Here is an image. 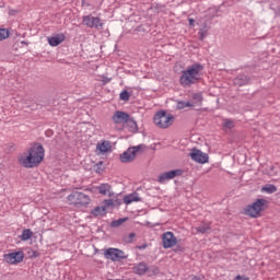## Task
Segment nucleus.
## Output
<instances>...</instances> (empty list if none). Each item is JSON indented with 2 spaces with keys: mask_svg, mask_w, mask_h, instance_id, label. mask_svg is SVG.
<instances>
[{
  "mask_svg": "<svg viewBox=\"0 0 280 280\" xmlns=\"http://www.w3.org/2000/svg\"><path fill=\"white\" fill-rule=\"evenodd\" d=\"M44 159L45 148H43L40 144H35L28 150V153H23L19 156V163L23 167L31 168L40 165Z\"/></svg>",
  "mask_w": 280,
  "mask_h": 280,
  "instance_id": "1",
  "label": "nucleus"
},
{
  "mask_svg": "<svg viewBox=\"0 0 280 280\" xmlns=\"http://www.w3.org/2000/svg\"><path fill=\"white\" fill-rule=\"evenodd\" d=\"M202 71H205L203 65L194 63L188 66L187 69L182 71L179 84L184 86V89L198 84L200 80H202Z\"/></svg>",
  "mask_w": 280,
  "mask_h": 280,
  "instance_id": "2",
  "label": "nucleus"
},
{
  "mask_svg": "<svg viewBox=\"0 0 280 280\" xmlns=\"http://www.w3.org/2000/svg\"><path fill=\"white\" fill-rule=\"evenodd\" d=\"M153 122L158 128H170L174 124V115L167 114L165 110H160L154 115Z\"/></svg>",
  "mask_w": 280,
  "mask_h": 280,
  "instance_id": "3",
  "label": "nucleus"
},
{
  "mask_svg": "<svg viewBox=\"0 0 280 280\" xmlns=\"http://www.w3.org/2000/svg\"><path fill=\"white\" fill-rule=\"evenodd\" d=\"M68 202L74 207H86L91 202V197L84 192L74 191L68 196Z\"/></svg>",
  "mask_w": 280,
  "mask_h": 280,
  "instance_id": "4",
  "label": "nucleus"
},
{
  "mask_svg": "<svg viewBox=\"0 0 280 280\" xmlns=\"http://www.w3.org/2000/svg\"><path fill=\"white\" fill-rule=\"evenodd\" d=\"M266 207V199H257L253 205L245 208V214L250 218H259Z\"/></svg>",
  "mask_w": 280,
  "mask_h": 280,
  "instance_id": "5",
  "label": "nucleus"
},
{
  "mask_svg": "<svg viewBox=\"0 0 280 280\" xmlns=\"http://www.w3.org/2000/svg\"><path fill=\"white\" fill-rule=\"evenodd\" d=\"M141 150H143V144L129 148L120 155L121 163H131L133 159H137V154H139Z\"/></svg>",
  "mask_w": 280,
  "mask_h": 280,
  "instance_id": "6",
  "label": "nucleus"
},
{
  "mask_svg": "<svg viewBox=\"0 0 280 280\" xmlns=\"http://www.w3.org/2000/svg\"><path fill=\"white\" fill-rule=\"evenodd\" d=\"M104 257L105 259H110L112 261H119L121 259H126V253H124L121 249L110 247L104 252Z\"/></svg>",
  "mask_w": 280,
  "mask_h": 280,
  "instance_id": "7",
  "label": "nucleus"
},
{
  "mask_svg": "<svg viewBox=\"0 0 280 280\" xmlns=\"http://www.w3.org/2000/svg\"><path fill=\"white\" fill-rule=\"evenodd\" d=\"M178 244V238L174 236L172 232H165L162 235V246L163 248H174Z\"/></svg>",
  "mask_w": 280,
  "mask_h": 280,
  "instance_id": "8",
  "label": "nucleus"
},
{
  "mask_svg": "<svg viewBox=\"0 0 280 280\" xmlns=\"http://www.w3.org/2000/svg\"><path fill=\"white\" fill-rule=\"evenodd\" d=\"M83 23L86 25V27L100 30L101 27H104V23H102V19L95 18L92 15H85L83 16Z\"/></svg>",
  "mask_w": 280,
  "mask_h": 280,
  "instance_id": "9",
  "label": "nucleus"
},
{
  "mask_svg": "<svg viewBox=\"0 0 280 280\" xmlns=\"http://www.w3.org/2000/svg\"><path fill=\"white\" fill-rule=\"evenodd\" d=\"M189 156L196 163H209V154L201 152L198 149H192L191 152L189 153Z\"/></svg>",
  "mask_w": 280,
  "mask_h": 280,
  "instance_id": "10",
  "label": "nucleus"
},
{
  "mask_svg": "<svg viewBox=\"0 0 280 280\" xmlns=\"http://www.w3.org/2000/svg\"><path fill=\"white\" fill-rule=\"evenodd\" d=\"M24 257H25V254H23V252H13L4 255V259L8 264H21Z\"/></svg>",
  "mask_w": 280,
  "mask_h": 280,
  "instance_id": "11",
  "label": "nucleus"
},
{
  "mask_svg": "<svg viewBox=\"0 0 280 280\" xmlns=\"http://www.w3.org/2000/svg\"><path fill=\"white\" fill-rule=\"evenodd\" d=\"M180 174H183V171L180 170H174L163 173L159 176V183H167V180H172L173 178H176V176H180Z\"/></svg>",
  "mask_w": 280,
  "mask_h": 280,
  "instance_id": "12",
  "label": "nucleus"
},
{
  "mask_svg": "<svg viewBox=\"0 0 280 280\" xmlns=\"http://www.w3.org/2000/svg\"><path fill=\"white\" fill-rule=\"evenodd\" d=\"M130 119V115L125 112H116L113 116L114 124H128V120Z\"/></svg>",
  "mask_w": 280,
  "mask_h": 280,
  "instance_id": "13",
  "label": "nucleus"
},
{
  "mask_svg": "<svg viewBox=\"0 0 280 280\" xmlns=\"http://www.w3.org/2000/svg\"><path fill=\"white\" fill-rule=\"evenodd\" d=\"M65 38H66L65 34L59 33L48 37L47 40L50 47H58V45H61V43H65Z\"/></svg>",
  "mask_w": 280,
  "mask_h": 280,
  "instance_id": "14",
  "label": "nucleus"
},
{
  "mask_svg": "<svg viewBox=\"0 0 280 280\" xmlns=\"http://www.w3.org/2000/svg\"><path fill=\"white\" fill-rule=\"evenodd\" d=\"M132 272L139 277H143L148 272V264L139 262L132 267Z\"/></svg>",
  "mask_w": 280,
  "mask_h": 280,
  "instance_id": "15",
  "label": "nucleus"
},
{
  "mask_svg": "<svg viewBox=\"0 0 280 280\" xmlns=\"http://www.w3.org/2000/svg\"><path fill=\"white\" fill-rule=\"evenodd\" d=\"M96 150H98L101 154H106V152H110V150H113V145L110 144V141L103 140L97 143Z\"/></svg>",
  "mask_w": 280,
  "mask_h": 280,
  "instance_id": "16",
  "label": "nucleus"
},
{
  "mask_svg": "<svg viewBox=\"0 0 280 280\" xmlns=\"http://www.w3.org/2000/svg\"><path fill=\"white\" fill-rule=\"evenodd\" d=\"M97 191L98 194H102V196H109V198L115 196V192H113V188L109 184H101L97 187Z\"/></svg>",
  "mask_w": 280,
  "mask_h": 280,
  "instance_id": "17",
  "label": "nucleus"
},
{
  "mask_svg": "<svg viewBox=\"0 0 280 280\" xmlns=\"http://www.w3.org/2000/svg\"><path fill=\"white\" fill-rule=\"evenodd\" d=\"M125 205H132V202H141V197L138 192H132L124 197Z\"/></svg>",
  "mask_w": 280,
  "mask_h": 280,
  "instance_id": "18",
  "label": "nucleus"
},
{
  "mask_svg": "<svg viewBox=\"0 0 280 280\" xmlns=\"http://www.w3.org/2000/svg\"><path fill=\"white\" fill-rule=\"evenodd\" d=\"M235 86H244L245 84H248V77L245 74H241L234 79Z\"/></svg>",
  "mask_w": 280,
  "mask_h": 280,
  "instance_id": "19",
  "label": "nucleus"
},
{
  "mask_svg": "<svg viewBox=\"0 0 280 280\" xmlns=\"http://www.w3.org/2000/svg\"><path fill=\"white\" fill-rule=\"evenodd\" d=\"M92 215H95V218H98L100 215H106V207L97 206L92 210Z\"/></svg>",
  "mask_w": 280,
  "mask_h": 280,
  "instance_id": "20",
  "label": "nucleus"
},
{
  "mask_svg": "<svg viewBox=\"0 0 280 280\" xmlns=\"http://www.w3.org/2000/svg\"><path fill=\"white\" fill-rule=\"evenodd\" d=\"M34 235V232H32V230L30 229H24L22 231V234L20 236V240H22V242H27V240H32V236Z\"/></svg>",
  "mask_w": 280,
  "mask_h": 280,
  "instance_id": "21",
  "label": "nucleus"
},
{
  "mask_svg": "<svg viewBox=\"0 0 280 280\" xmlns=\"http://www.w3.org/2000/svg\"><path fill=\"white\" fill-rule=\"evenodd\" d=\"M261 191L265 194H275V191H277V186L267 184L261 188Z\"/></svg>",
  "mask_w": 280,
  "mask_h": 280,
  "instance_id": "22",
  "label": "nucleus"
},
{
  "mask_svg": "<svg viewBox=\"0 0 280 280\" xmlns=\"http://www.w3.org/2000/svg\"><path fill=\"white\" fill-rule=\"evenodd\" d=\"M191 104H195V106H200L202 104V93H195L192 95Z\"/></svg>",
  "mask_w": 280,
  "mask_h": 280,
  "instance_id": "23",
  "label": "nucleus"
},
{
  "mask_svg": "<svg viewBox=\"0 0 280 280\" xmlns=\"http://www.w3.org/2000/svg\"><path fill=\"white\" fill-rule=\"evenodd\" d=\"M194 106H195V103H191V102L179 101L177 103V108L179 110H183V108H191Z\"/></svg>",
  "mask_w": 280,
  "mask_h": 280,
  "instance_id": "24",
  "label": "nucleus"
},
{
  "mask_svg": "<svg viewBox=\"0 0 280 280\" xmlns=\"http://www.w3.org/2000/svg\"><path fill=\"white\" fill-rule=\"evenodd\" d=\"M124 222H128V218H121L115 221H112L110 226L112 229H117L124 224Z\"/></svg>",
  "mask_w": 280,
  "mask_h": 280,
  "instance_id": "25",
  "label": "nucleus"
},
{
  "mask_svg": "<svg viewBox=\"0 0 280 280\" xmlns=\"http://www.w3.org/2000/svg\"><path fill=\"white\" fill-rule=\"evenodd\" d=\"M211 229V225L209 223H202L198 228H196L197 233H207Z\"/></svg>",
  "mask_w": 280,
  "mask_h": 280,
  "instance_id": "26",
  "label": "nucleus"
},
{
  "mask_svg": "<svg viewBox=\"0 0 280 280\" xmlns=\"http://www.w3.org/2000/svg\"><path fill=\"white\" fill-rule=\"evenodd\" d=\"M147 272H148L149 277H152L154 275H159V267L150 266V267H148Z\"/></svg>",
  "mask_w": 280,
  "mask_h": 280,
  "instance_id": "27",
  "label": "nucleus"
},
{
  "mask_svg": "<svg viewBox=\"0 0 280 280\" xmlns=\"http://www.w3.org/2000/svg\"><path fill=\"white\" fill-rule=\"evenodd\" d=\"M10 37V31L5 28H0V40H5V38Z\"/></svg>",
  "mask_w": 280,
  "mask_h": 280,
  "instance_id": "28",
  "label": "nucleus"
},
{
  "mask_svg": "<svg viewBox=\"0 0 280 280\" xmlns=\"http://www.w3.org/2000/svg\"><path fill=\"white\" fill-rule=\"evenodd\" d=\"M135 237H137V234L130 233L124 237V242H126V244H132V242H135Z\"/></svg>",
  "mask_w": 280,
  "mask_h": 280,
  "instance_id": "29",
  "label": "nucleus"
},
{
  "mask_svg": "<svg viewBox=\"0 0 280 280\" xmlns=\"http://www.w3.org/2000/svg\"><path fill=\"white\" fill-rule=\"evenodd\" d=\"M120 100L122 102H128V100H130V93H128V91L124 90L120 95H119Z\"/></svg>",
  "mask_w": 280,
  "mask_h": 280,
  "instance_id": "30",
  "label": "nucleus"
},
{
  "mask_svg": "<svg viewBox=\"0 0 280 280\" xmlns=\"http://www.w3.org/2000/svg\"><path fill=\"white\" fill-rule=\"evenodd\" d=\"M103 207H105V209L107 208V207H113V205H115V201H113V199H105L104 201H103Z\"/></svg>",
  "mask_w": 280,
  "mask_h": 280,
  "instance_id": "31",
  "label": "nucleus"
},
{
  "mask_svg": "<svg viewBox=\"0 0 280 280\" xmlns=\"http://www.w3.org/2000/svg\"><path fill=\"white\" fill-rule=\"evenodd\" d=\"M199 36H200V40H205V38H207V31L203 28H200Z\"/></svg>",
  "mask_w": 280,
  "mask_h": 280,
  "instance_id": "32",
  "label": "nucleus"
},
{
  "mask_svg": "<svg viewBox=\"0 0 280 280\" xmlns=\"http://www.w3.org/2000/svg\"><path fill=\"white\" fill-rule=\"evenodd\" d=\"M224 128H233V120L231 119H225L223 124Z\"/></svg>",
  "mask_w": 280,
  "mask_h": 280,
  "instance_id": "33",
  "label": "nucleus"
},
{
  "mask_svg": "<svg viewBox=\"0 0 280 280\" xmlns=\"http://www.w3.org/2000/svg\"><path fill=\"white\" fill-rule=\"evenodd\" d=\"M234 280H248L246 277L236 276Z\"/></svg>",
  "mask_w": 280,
  "mask_h": 280,
  "instance_id": "34",
  "label": "nucleus"
},
{
  "mask_svg": "<svg viewBox=\"0 0 280 280\" xmlns=\"http://www.w3.org/2000/svg\"><path fill=\"white\" fill-rule=\"evenodd\" d=\"M51 135H54V131H52V130H47V131H46V137H51Z\"/></svg>",
  "mask_w": 280,
  "mask_h": 280,
  "instance_id": "35",
  "label": "nucleus"
},
{
  "mask_svg": "<svg viewBox=\"0 0 280 280\" xmlns=\"http://www.w3.org/2000/svg\"><path fill=\"white\" fill-rule=\"evenodd\" d=\"M189 25H194V19L189 20Z\"/></svg>",
  "mask_w": 280,
  "mask_h": 280,
  "instance_id": "36",
  "label": "nucleus"
},
{
  "mask_svg": "<svg viewBox=\"0 0 280 280\" xmlns=\"http://www.w3.org/2000/svg\"><path fill=\"white\" fill-rule=\"evenodd\" d=\"M22 44L27 45V43H25V42H22Z\"/></svg>",
  "mask_w": 280,
  "mask_h": 280,
  "instance_id": "37",
  "label": "nucleus"
}]
</instances>
